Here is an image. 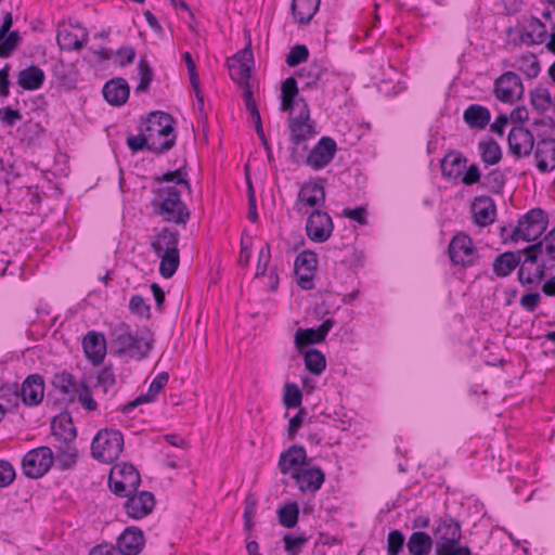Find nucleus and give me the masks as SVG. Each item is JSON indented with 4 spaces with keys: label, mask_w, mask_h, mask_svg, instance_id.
<instances>
[{
    "label": "nucleus",
    "mask_w": 555,
    "mask_h": 555,
    "mask_svg": "<svg viewBox=\"0 0 555 555\" xmlns=\"http://www.w3.org/2000/svg\"><path fill=\"white\" fill-rule=\"evenodd\" d=\"M86 357L93 363L100 364L106 354L104 335L94 331L89 332L82 340Z\"/></svg>",
    "instance_id": "nucleus-24"
},
{
    "label": "nucleus",
    "mask_w": 555,
    "mask_h": 555,
    "mask_svg": "<svg viewBox=\"0 0 555 555\" xmlns=\"http://www.w3.org/2000/svg\"><path fill=\"white\" fill-rule=\"evenodd\" d=\"M160 257L159 273L165 279H170L177 271L180 263L179 251L172 249L158 255Z\"/></svg>",
    "instance_id": "nucleus-40"
},
{
    "label": "nucleus",
    "mask_w": 555,
    "mask_h": 555,
    "mask_svg": "<svg viewBox=\"0 0 555 555\" xmlns=\"http://www.w3.org/2000/svg\"><path fill=\"white\" fill-rule=\"evenodd\" d=\"M22 41L18 31L8 33L3 39H0V59L9 57L17 49Z\"/></svg>",
    "instance_id": "nucleus-46"
},
{
    "label": "nucleus",
    "mask_w": 555,
    "mask_h": 555,
    "mask_svg": "<svg viewBox=\"0 0 555 555\" xmlns=\"http://www.w3.org/2000/svg\"><path fill=\"white\" fill-rule=\"evenodd\" d=\"M535 165L540 172H551L555 169V139L544 138L537 142L534 150Z\"/></svg>",
    "instance_id": "nucleus-20"
},
{
    "label": "nucleus",
    "mask_w": 555,
    "mask_h": 555,
    "mask_svg": "<svg viewBox=\"0 0 555 555\" xmlns=\"http://www.w3.org/2000/svg\"><path fill=\"white\" fill-rule=\"evenodd\" d=\"M321 73V66L313 63L307 67L301 68L299 78H307L306 86L311 87L320 79Z\"/></svg>",
    "instance_id": "nucleus-59"
},
{
    "label": "nucleus",
    "mask_w": 555,
    "mask_h": 555,
    "mask_svg": "<svg viewBox=\"0 0 555 555\" xmlns=\"http://www.w3.org/2000/svg\"><path fill=\"white\" fill-rule=\"evenodd\" d=\"M436 555H472L468 546H463L460 542L447 543L436 547Z\"/></svg>",
    "instance_id": "nucleus-56"
},
{
    "label": "nucleus",
    "mask_w": 555,
    "mask_h": 555,
    "mask_svg": "<svg viewBox=\"0 0 555 555\" xmlns=\"http://www.w3.org/2000/svg\"><path fill=\"white\" fill-rule=\"evenodd\" d=\"M186 176V172L178 168L153 178V180L159 184L173 182V185L157 189L155 191L157 199H153L152 202L154 214L160 216L166 222L185 225L190 220V209L181 199V194L184 191L191 192V185Z\"/></svg>",
    "instance_id": "nucleus-1"
},
{
    "label": "nucleus",
    "mask_w": 555,
    "mask_h": 555,
    "mask_svg": "<svg viewBox=\"0 0 555 555\" xmlns=\"http://www.w3.org/2000/svg\"><path fill=\"white\" fill-rule=\"evenodd\" d=\"M494 95L501 102L513 104L524 96L525 87L514 72H504L494 81Z\"/></svg>",
    "instance_id": "nucleus-10"
},
{
    "label": "nucleus",
    "mask_w": 555,
    "mask_h": 555,
    "mask_svg": "<svg viewBox=\"0 0 555 555\" xmlns=\"http://www.w3.org/2000/svg\"><path fill=\"white\" fill-rule=\"evenodd\" d=\"M317 255L311 250H304L295 260V272L301 271H315L317 269Z\"/></svg>",
    "instance_id": "nucleus-48"
},
{
    "label": "nucleus",
    "mask_w": 555,
    "mask_h": 555,
    "mask_svg": "<svg viewBox=\"0 0 555 555\" xmlns=\"http://www.w3.org/2000/svg\"><path fill=\"white\" fill-rule=\"evenodd\" d=\"M307 453L302 446L293 444L286 451L282 452L279 459V468L283 474H288L298 469L306 463Z\"/></svg>",
    "instance_id": "nucleus-29"
},
{
    "label": "nucleus",
    "mask_w": 555,
    "mask_h": 555,
    "mask_svg": "<svg viewBox=\"0 0 555 555\" xmlns=\"http://www.w3.org/2000/svg\"><path fill=\"white\" fill-rule=\"evenodd\" d=\"M321 0H293L292 13L298 24H308L319 10Z\"/></svg>",
    "instance_id": "nucleus-32"
},
{
    "label": "nucleus",
    "mask_w": 555,
    "mask_h": 555,
    "mask_svg": "<svg viewBox=\"0 0 555 555\" xmlns=\"http://www.w3.org/2000/svg\"><path fill=\"white\" fill-rule=\"evenodd\" d=\"M116 379L111 366H104L98 375V384L103 392L107 393L115 385Z\"/></svg>",
    "instance_id": "nucleus-58"
},
{
    "label": "nucleus",
    "mask_w": 555,
    "mask_h": 555,
    "mask_svg": "<svg viewBox=\"0 0 555 555\" xmlns=\"http://www.w3.org/2000/svg\"><path fill=\"white\" fill-rule=\"evenodd\" d=\"M404 545V535L399 530H392L387 538V554L399 555Z\"/></svg>",
    "instance_id": "nucleus-53"
},
{
    "label": "nucleus",
    "mask_w": 555,
    "mask_h": 555,
    "mask_svg": "<svg viewBox=\"0 0 555 555\" xmlns=\"http://www.w3.org/2000/svg\"><path fill=\"white\" fill-rule=\"evenodd\" d=\"M15 478V470L8 461H0V488L10 486Z\"/></svg>",
    "instance_id": "nucleus-60"
},
{
    "label": "nucleus",
    "mask_w": 555,
    "mask_h": 555,
    "mask_svg": "<svg viewBox=\"0 0 555 555\" xmlns=\"http://www.w3.org/2000/svg\"><path fill=\"white\" fill-rule=\"evenodd\" d=\"M231 78L240 85H247L250 77V65L238 62H228Z\"/></svg>",
    "instance_id": "nucleus-45"
},
{
    "label": "nucleus",
    "mask_w": 555,
    "mask_h": 555,
    "mask_svg": "<svg viewBox=\"0 0 555 555\" xmlns=\"http://www.w3.org/2000/svg\"><path fill=\"white\" fill-rule=\"evenodd\" d=\"M334 324L333 319H326L318 328H298L295 333L296 348L302 350L306 346L324 341Z\"/></svg>",
    "instance_id": "nucleus-18"
},
{
    "label": "nucleus",
    "mask_w": 555,
    "mask_h": 555,
    "mask_svg": "<svg viewBox=\"0 0 555 555\" xmlns=\"http://www.w3.org/2000/svg\"><path fill=\"white\" fill-rule=\"evenodd\" d=\"M53 436L61 442H72L76 438V428L70 417L55 418L51 425Z\"/></svg>",
    "instance_id": "nucleus-36"
},
{
    "label": "nucleus",
    "mask_w": 555,
    "mask_h": 555,
    "mask_svg": "<svg viewBox=\"0 0 555 555\" xmlns=\"http://www.w3.org/2000/svg\"><path fill=\"white\" fill-rule=\"evenodd\" d=\"M325 203V188L323 181L305 182L297 195L294 209L298 214H307L308 207L315 208L323 206Z\"/></svg>",
    "instance_id": "nucleus-12"
},
{
    "label": "nucleus",
    "mask_w": 555,
    "mask_h": 555,
    "mask_svg": "<svg viewBox=\"0 0 555 555\" xmlns=\"http://www.w3.org/2000/svg\"><path fill=\"white\" fill-rule=\"evenodd\" d=\"M173 117L160 111L149 114L145 124L140 127V131L150 135L151 152L162 155L170 151L176 144Z\"/></svg>",
    "instance_id": "nucleus-4"
},
{
    "label": "nucleus",
    "mask_w": 555,
    "mask_h": 555,
    "mask_svg": "<svg viewBox=\"0 0 555 555\" xmlns=\"http://www.w3.org/2000/svg\"><path fill=\"white\" fill-rule=\"evenodd\" d=\"M531 106L540 114L553 107L554 100L547 88L539 86L529 92Z\"/></svg>",
    "instance_id": "nucleus-37"
},
{
    "label": "nucleus",
    "mask_w": 555,
    "mask_h": 555,
    "mask_svg": "<svg viewBox=\"0 0 555 555\" xmlns=\"http://www.w3.org/2000/svg\"><path fill=\"white\" fill-rule=\"evenodd\" d=\"M52 385L64 395H74L78 388L79 382H77L69 372L62 371L53 375Z\"/></svg>",
    "instance_id": "nucleus-38"
},
{
    "label": "nucleus",
    "mask_w": 555,
    "mask_h": 555,
    "mask_svg": "<svg viewBox=\"0 0 555 555\" xmlns=\"http://www.w3.org/2000/svg\"><path fill=\"white\" fill-rule=\"evenodd\" d=\"M504 175L499 169H493L485 177V185L489 188L492 192H501L504 186Z\"/></svg>",
    "instance_id": "nucleus-57"
},
{
    "label": "nucleus",
    "mask_w": 555,
    "mask_h": 555,
    "mask_svg": "<svg viewBox=\"0 0 555 555\" xmlns=\"http://www.w3.org/2000/svg\"><path fill=\"white\" fill-rule=\"evenodd\" d=\"M129 92V85L124 78L111 79L103 87L104 99L114 106H120L126 103Z\"/></svg>",
    "instance_id": "nucleus-27"
},
{
    "label": "nucleus",
    "mask_w": 555,
    "mask_h": 555,
    "mask_svg": "<svg viewBox=\"0 0 555 555\" xmlns=\"http://www.w3.org/2000/svg\"><path fill=\"white\" fill-rule=\"evenodd\" d=\"M150 135L146 132L141 131L138 135H130L127 138V145L132 152H139L146 149L151 152Z\"/></svg>",
    "instance_id": "nucleus-54"
},
{
    "label": "nucleus",
    "mask_w": 555,
    "mask_h": 555,
    "mask_svg": "<svg viewBox=\"0 0 555 555\" xmlns=\"http://www.w3.org/2000/svg\"><path fill=\"white\" fill-rule=\"evenodd\" d=\"M44 73L41 68L30 65L25 69L20 70L17 75V83L24 90H37L44 82Z\"/></svg>",
    "instance_id": "nucleus-34"
},
{
    "label": "nucleus",
    "mask_w": 555,
    "mask_h": 555,
    "mask_svg": "<svg viewBox=\"0 0 555 555\" xmlns=\"http://www.w3.org/2000/svg\"><path fill=\"white\" fill-rule=\"evenodd\" d=\"M522 251H505L498 255L492 263L493 272L500 276H508L521 262Z\"/></svg>",
    "instance_id": "nucleus-30"
},
{
    "label": "nucleus",
    "mask_w": 555,
    "mask_h": 555,
    "mask_svg": "<svg viewBox=\"0 0 555 555\" xmlns=\"http://www.w3.org/2000/svg\"><path fill=\"white\" fill-rule=\"evenodd\" d=\"M466 157L459 151H450L441 159V173L446 179H459L466 168Z\"/></svg>",
    "instance_id": "nucleus-28"
},
{
    "label": "nucleus",
    "mask_w": 555,
    "mask_h": 555,
    "mask_svg": "<svg viewBox=\"0 0 555 555\" xmlns=\"http://www.w3.org/2000/svg\"><path fill=\"white\" fill-rule=\"evenodd\" d=\"M479 149L481 151V159L488 165H494L501 159V149L499 144L490 139L485 142L479 143Z\"/></svg>",
    "instance_id": "nucleus-43"
},
{
    "label": "nucleus",
    "mask_w": 555,
    "mask_h": 555,
    "mask_svg": "<svg viewBox=\"0 0 555 555\" xmlns=\"http://www.w3.org/2000/svg\"><path fill=\"white\" fill-rule=\"evenodd\" d=\"M547 224L548 219L545 211L541 208H533L519 220L511 237L516 241L520 236L526 242H533L545 232Z\"/></svg>",
    "instance_id": "nucleus-8"
},
{
    "label": "nucleus",
    "mask_w": 555,
    "mask_h": 555,
    "mask_svg": "<svg viewBox=\"0 0 555 555\" xmlns=\"http://www.w3.org/2000/svg\"><path fill=\"white\" fill-rule=\"evenodd\" d=\"M334 229L331 216L320 209H314L308 216L306 233L315 243H323L330 238Z\"/></svg>",
    "instance_id": "nucleus-14"
},
{
    "label": "nucleus",
    "mask_w": 555,
    "mask_h": 555,
    "mask_svg": "<svg viewBox=\"0 0 555 555\" xmlns=\"http://www.w3.org/2000/svg\"><path fill=\"white\" fill-rule=\"evenodd\" d=\"M520 251H522L525 257H528V260H538L539 255H541L543 251L546 254L545 238L539 241L535 244L528 245Z\"/></svg>",
    "instance_id": "nucleus-61"
},
{
    "label": "nucleus",
    "mask_w": 555,
    "mask_h": 555,
    "mask_svg": "<svg viewBox=\"0 0 555 555\" xmlns=\"http://www.w3.org/2000/svg\"><path fill=\"white\" fill-rule=\"evenodd\" d=\"M74 395L77 396L78 401L87 411H95L98 409V403L92 398L91 390L85 380H79L78 388Z\"/></svg>",
    "instance_id": "nucleus-49"
},
{
    "label": "nucleus",
    "mask_w": 555,
    "mask_h": 555,
    "mask_svg": "<svg viewBox=\"0 0 555 555\" xmlns=\"http://www.w3.org/2000/svg\"><path fill=\"white\" fill-rule=\"evenodd\" d=\"M302 393L299 387L295 384H286L283 397L284 405L287 409H295L301 404Z\"/></svg>",
    "instance_id": "nucleus-50"
},
{
    "label": "nucleus",
    "mask_w": 555,
    "mask_h": 555,
    "mask_svg": "<svg viewBox=\"0 0 555 555\" xmlns=\"http://www.w3.org/2000/svg\"><path fill=\"white\" fill-rule=\"evenodd\" d=\"M54 453L49 447H39L28 451L22 461L24 474L29 478L42 477L53 465Z\"/></svg>",
    "instance_id": "nucleus-9"
},
{
    "label": "nucleus",
    "mask_w": 555,
    "mask_h": 555,
    "mask_svg": "<svg viewBox=\"0 0 555 555\" xmlns=\"http://www.w3.org/2000/svg\"><path fill=\"white\" fill-rule=\"evenodd\" d=\"M434 535L436 547L447 543L460 542L462 537L461 526L451 517L440 518Z\"/></svg>",
    "instance_id": "nucleus-21"
},
{
    "label": "nucleus",
    "mask_w": 555,
    "mask_h": 555,
    "mask_svg": "<svg viewBox=\"0 0 555 555\" xmlns=\"http://www.w3.org/2000/svg\"><path fill=\"white\" fill-rule=\"evenodd\" d=\"M144 546V535L140 528L128 527L117 538L118 553L138 555Z\"/></svg>",
    "instance_id": "nucleus-19"
},
{
    "label": "nucleus",
    "mask_w": 555,
    "mask_h": 555,
    "mask_svg": "<svg viewBox=\"0 0 555 555\" xmlns=\"http://www.w3.org/2000/svg\"><path fill=\"white\" fill-rule=\"evenodd\" d=\"M0 119L3 125L13 127L17 121L22 120V114L17 109L4 107L0 108Z\"/></svg>",
    "instance_id": "nucleus-62"
},
{
    "label": "nucleus",
    "mask_w": 555,
    "mask_h": 555,
    "mask_svg": "<svg viewBox=\"0 0 555 555\" xmlns=\"http://www.w3.org/2000/svg\"><path fill=\"white\" fill-rule=\"evenodd\" d=\"M140 483V474L132 464L121 463L112 467L108 486L114 494L127 496L129 493L137 492Z\"/></svg>",
    "instance_id": "nucleus-7"
},
{
    "label": "nucleus",
    "mask_w": 555,
    "mask_h": 555,
    "mask_svg": "<svg viewBox=\"0 0 555 555\" xmlns=\"http://www.w3.org/2000/svg\"><path fill=\"white\" fill-rule=\"evenodd\" d=\"M546 264L538 260H528L525 257L519 263L518 281L522 286L538 285L545 276Z\"/></svg>",
    "instance_id": "nucleus-22"
},
{
    "label": "nucleus",
    "mask_w": 555,
    "mask_h": 555,
    "mask_svg": "<svg viewBox=\"0 0 555 555\" xmlns=\"http://www.w3.org/2000/svg\"><path fill=\"white\" fill-rule=\"evenodd\" d=\"M283 541L284 548L289 555H298L308 542V538L305 535L294 537L289 533H286L283 537Z\"/></svg>",
    "instance_id": "nucleus-51"
},
{
    "label": "nucleus",
    "mask_w": 555,
    "mask_h": 555,
    "mask_svg": "<svg viewBox=\"0 0 555 555\" xmlns=\"http://www.w3.org/2000/svg\"><path fill=\"white\" fill-rule=\"evenodd\" d=\"M88 40L89 35L86 28H82L80 37L68 29L59 30L56 36L60 49L65 51H79L88 43Z\"/></svg>",
    "instance_id": "nucleus-31"
},
{
    "label": "nucleus",
    "mask_w": 555,
    "mask_h": 555,
    "mask_svg": "<svg viewBox=\"0 0 555 555\" xmlns=\"http://www.w3.org/2000/svg\"><path fill=\"white\" fill-rule=\"evenodd\" d=\"M180 234L170 228H163L159 232L151 237V247L156 255L168 253L171 249L179 251L178 244Z\"/></svg>",
    "instance_id": "nucleus-25"
},
{
    "label": "nucleus",
    "mask_w": 555,
    "mask_h": 555,
    "mask_svg": "<svg viewBox=\"0 0 555 555\" xmlns=\"http://www.w3.org/2000/svg\"><path fill=\"white\" fill-rule=\"evenodd\" d=\"M304 361L306 369L314 375H320L326 367L324 354L314 348L305 352Z\"/></svg>",
    "instance_id": "nucleus-39"
},
{
    "label": "nucleus",
    "mask_w": 555,
    "mask_h": 555,
    "mask_svg": "<svg viewBox=\"0 0 555 555\" xmlns=\"http://www.w3.org/2000/svg\"><path fill=\"white\" fill-rule=\"evenodd\" d=\"M481 177L479 167L476 164L470 165L465 172L460 177L462 178V183L465 185H473L479 182Z\"/></svg>",
    "instance_id": "nucleus-64"
},
{
    "label": "nucleus",
    "mask_w": 555,
    "mask_h": 555,
    "mask_svg": "<svg viewBox=\"0 0 555 555\" xmlns=\"http://www.w3.org/2000/svg\"><path fill=\"white\" fill-rule=\"evenodd\" d=\"M309 56L308 48L304 44L294 46L286 56V63L288 66H296L305 61Z\"/></svg>",
    "instance_id": "nucleus-55"
},
{
    "label": "nucleus",
    "mask_w": 555,
    "mask_h": 555,
    "mask_svg": "<svg viewBox=\"0 0 555 555\" xmlns=\"http://www.w3.org/2000/svg\"><path fill=\"white\" fill-rule=\"evenodd\" d=\"M507 142L511 153L517 158L529 156L534 147L533 134L522 126L511 129Z\"/></svg>",
    "instance_id": "nucleus-16"
},
{
    "label": "nucleus",
    "mask_w": 555,
    "mask_h": 555,
    "mask_svg": "<svg viewBox=\"0 0 555 555\" xmlns=\"http://www.w3.org/2000/svg\"><path fill=\"white\" fill-rule=\"evenodd\" d=\"M406 548L410 555H428L433 548V539L426 532L415 531L409 537Z\"/></svg>",
    "instance_id": "nucleus-35"
},
{
    "label": "nucleus",
    "mask_w": 555,
    "mask_h": 555,
    "mask_svg": "<svg viewBox=\"0 0 555 555\" xmlns=\"http://www.w3.org/2000/svg\"><path fill=\"white\" fill-rule=\"evenodd\" d=\"M448 251L452 263L461 267L473 266L478 256L472 237L464 233L452 237Z\"/></svg>",
    "instance_id": "nucleus-11"
},
{
    "label": "nucleus",
    "mask_w": 555,
    "mask_h": 555,
    "mask_svg": "<svg viewBox=\"0 0 555 555\" xmlns=\"http://www.w3.org/2000/svg\"><path fill=\"white\" fill-rule=\"evenodd\" d=\"M495 204L488 196H478L472 203L474 222L479 227H487L494 221Z\"/></svg>",
    "instance_id": "nucleus-23"
},
{
    "label": "nucleus",
    "mask_w": 555,
    "mask_h": 555,
    "mask_svg": "<svg viewBox=\"0 0 555 555\" xmlns=\"http://www.w3.org/2000/svg\"><path fill=\"white\" fill-rule=\"evenodd\" d=\"M43 395V378L38 374L27 376L21 387L13 384L3 388V397H8V403L11 405H16L21 398L25 405L35 406L42 401Z\"/></svg>",
    "instance_id": "nucleus-5"
},
{
    "label": "nucleus",
    "mask_w": 555,
    "mask_h": 555,
    "mask_svg": "<svg viewBox=\"0 0 555 555\" xmlns=\"http://www.w3.org/2000/svg\"><path fill=\"white\" fill-rule=\"evenodd\" d=\"M138 72H139V76H140V81L135 88V92L137 93L145 92L149 90V87L151 85V81L153 80L154 74H153V70L150 67L149 63L146 62V60L143 57L140 59V61H139Z\"/></svg>",
    "instance_id": "nucleus-47"
},
{
    "label": "nucleus",
    "mask_w": 555,
    "mask_h": 555,
    "mask_svg": "<svg viewBox=\"0 0 555 555\" xmlns=\"http://www.w3.org/2000/svg\"><path fill=\"white\" fill-rule=\"evenodd\" d=\"M299 507L296 502H289L278 509L279 522L284 528H294L297 525Z\"/></svg>",
    "instance_id": "nucleus-41"
},
{
    "label": "nucleus",
    "mask_w": 555,
    "mask_h": 555,
    "mask_svg": "<svg viewBox=\"0 0 555 555\" xmlns=\"http://www.w3.org/2000/svg\"><path fill=\"white\" fill-rule=\"evenodd\" d=\"M129 309L131 313L137 314L144 319H150L151 308L141 295H133L129 301Z\"/></svg>",
    "instance_id": "nucleus-52"
},
{
    "label": "nucleus",
    "mask_w": 555,
    "mask_h": 555,
    "mask_svg": "<svg viewBox=\"0 0 555 555\" xmlns=\"http://www.w3.org/2000/svg\"><path fill=\"white\" fill-rule=\"evenodd\" d=\"M169 375L166 372H162L155 376L152 380L150 388L146 393L138 396L134 400L126 403L121 411L124 413H130L134 408L154 401L156 395L159 393L168 383Z\"/></svg>",
    "instance_id": "nucleus-26"
},
{
    "label": "nucleus",
    "mask_w": 555,
    "mask_h": 555,
    "mask_svg": "<svg viewBox=\"0 0 555 555\" xmlns=\"http://www.w3.org/2000/svg\"><path fill=\"white\" fill-rule=\"evenodd\" d=\"M490 111L482 105L472 104L463 114L464 121L470 127L476 129H483L490 121Z\"/></svg>",
    "instance_id": "nucleus-33"
},
{
    "label": "nucleus",
    "mask_w": 555,
    "mask_h": 555,
    "mask_svg": "<svg viewBox=\"0 0 555 555\" xmlns=\"http://www.w3.org/2000/svg\"><path fill=\"white\" fill-rule=\"evenodd\" d=\"M77 460V449L74 448L70 442L64 443V447L54 454V462H56L62 469H68L73 467Z\"/></svg>",
    "instance_id": "nucleus-42"
},
{
    "label": "nucleus",
    "mask_w": 555,
    "mask_h": 555,
    "mask_svg": "<svg viewBox=\"0 0 555 555\" xmlns=\"http://www.w3.org/2000/svg\"><path fill=\"white\" fill-rule=\"evenodd\" d=\"M518 70H520L528 78H535L541 70L537 56L532 53H527L518 60Z\"/></svg>",
    "instance_id": "nucleus-44"
},
{
    "label": "nucleus",
    "mask_w": 555,
    "mask_h": 555,
    "mask_svg": "<svg viewBox=\"0 0 555 555\" xmlns=\"http://www.w3.org/2000/svg\"><path fill=\"white\" fill-rule=\"evenodd\" d=\"M281 109L289 113V140L295 146L313 137L314 129L310 120V109L306 100L299 95L297 81L294 77L286 78L282 83Z\"/></svg>",
    "instance_id": "nucleus-2"
},
{
    "label": "nucleus",
    "mask_w": 555,
    "mask_h": 555,
    "mask_svg": "<svg viewBox=\"0 0 555 555\" xmlns=\"http://www.w3.org/2000/svg\"><path fill=\"white\" fill-rule=\"evenodd\" d=\"M337 144L331 137H322L308 153L305 164L313 170H321L332 163Z\"/></svg>",
    "instance_id": "nucleus-13"
},
{
    "label": "nucleus",
    "mask_w": 555,
    "mask_h": 555,
    "mask_svg": "<svg viewBox=\"0 0 555 555\" xmlns=\"http://www.w3.org/2000/svg\"><path fill=\"white\" fill-rule=\"evenodd\" d=\"M109 335L111 349L119 356L141 360L152 348L153 335L146 327L133 330L129 324L119 322L112 326Z\"/></svg>",
    "instance_id": "nucleus-3"
},
{
    "label": "nucleus",
    "mask_w": 555,
    "mask_h": 555,
    "mask_svg": "<svg viewBox=\"0 0 555 555\" xmlns=\"http://www.w3.org/2000/svg\"><path fill=\"white\" fill-rule=\"evenodd\" d=\"M540 299L539 293H527L521 296L519 304L526 311L533 312L538 308Z\"/></svg>",
    "instance_id": "nucleus-63"
},
{
    "label": "nucleus",
    "mask_w": 555,
    "mask_h": 555,
    "mask_svg": "<svg viewBox=\"0 0 555 555\" xmlns=\"http://www.w3.org/2000/svg\"><path fill=\"white\" fill-rule=\"evenodd\" d=\"M124 503V508L128 517L133 519H141L155 507V498L149 491H138L129 493Z\"/></svg>",
    "instance_id": "nucleus-15"
},
{
    "label": "nucleus",
    "mask_w": 555,
    "mask_h": 555,
    "mask_svg": "<svg viewBox=\"0 0 555 555\" xmlns=\"http://www.w3.org/2000/svg\"><path fill=\"white\" fill-rule=\"evenodd\" d=\"M296 486L302 492L315 493L324 483L325 474L320 467H307L295 469L292 473Z\"/></svg>",
    "instance_id": "nucleus-17"
},
{
    "label": "nucleus",
    "mask_w": 555,
    "mask_h": 555,
    "mask_svg": "<svg viewBox=\"0 0 555 555\" xmlns=\"http://www.w3.org/2000/svg\"><path fill=\"white\" fill-rule=\"evenodd\" d=\"M124 449V437L119 430L102 429L92 440V456L102 463L116 461Z\"/></svg>",
    "instance_id": "nucleus-6"
}]
</instances>
